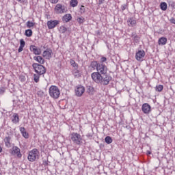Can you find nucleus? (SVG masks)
I'll use <instances>...</instances> for the list:
<instances>
[{
    "label": "nucleus",
    "mask_w": 175,
    "mask_h": 175,
    "mask_svg": "<svg viewBox=\"0 0 175 175\" xmlns=\"http://www.w3.org/2000/svg\"><path fill=\"white\" fill-rule=\"evenodd\" d=\"M146 52H144V51L139 50L135 54V59H137V61H142V59L144 58Z\"/></svg>",
    "instance_id": "nucleus-14"
},
{
    "label": "nucleus",
    "mask_w": 175,
    "mask_h": 175,
    "mask_svg": "<svg viewBox=\"0 0 175 175\" xmlns=\"http://www.w3.org/2000/svg\"><path fill=\"white\" fill-rule=\"evenodd\" d=\"M44 166H48L49 163L47 161H45V162H44Z\"/></svg>",
    "instance_id": "nucleus-42"
},
{
    "label": "nucleus",
    "mask_w": 175,
    "mask_h": 175,
    "mask_svg": "<svg viewBox=\"0 0 175 175\" xmlns=\"http://www.w3.org/2000/svg\"><path fill=\"white\" fill-rule=\"evenodd\" d=\"M75 77H80V75H75Z\"/></svg>",
    "instance_id": "nucleus-45"
},
{
    "label": "nucleus",
    "mask_w": 175,
    "mask_h": 175,
    "mask_svg": "<svg viewBox=\"0 0 175 175\" xmlns=\"http://www.w3.org/2000/svg\"><path fill=\"white\" fill-rule=\"evenodd\" d=\"M32 31L31 29H27L25 30V35L27 36V38H31L32 36Z\"/></svg>",
    "instance_id": "nucleus-29"
},
{
    "label": "nucleus",
    "mask_w": 175,
    "mask_h": 175,
    "mask_svg": "<svg viewBox=\"0 0 175 175\" xmlns=\"http://www.w3.org/2000/svg\"><path fill=\"white\" fill-rule=\"evenodd\" d=\"M32 67L34 69L36 73H38L39 75H44L46 73V68L42 64L38 63H33Z\"/></svg>",
    "instance_id": "nucleus-5"
},
{
    "label": "nucleus",
    "mask_w": 175,
    "mask_h": 175,
    "mask_svg": "<svg viewBox=\"0 0 175 175\" xmlns=\"http://www.w3.org/2000/svg\"><path fill=\"white\" fill-rule=\"evenodd\" d=\"M71 140L77 146H80L81 144V142L83 141V138L81 137V135L77 133H72L70 135Z\"/></svg>",
    "instance_id": "nucleus-6"
},
{
    "label": "nucleus",
    "mask_w": 175,
    "mask_h": 175,
    "mask_svg": "<svg viewBox=\"0 0 175 175\" xmlns=\"http://www.w3.org/2000/svg\"><path fill=\"white\" fill-rule=\"evenodd\" d=\"M19 121H20V118L18 117V114L14 113L12 119V122H13V124H17L19 122Z\"/></svg>",
    "instance_id": "nucleus-21"
},
{
    "label": "nucleus",
    "mask_w": 175,
    "mask_h": 175,
    "mask_svg": "<svg viewBox=\"0 0 175 175\" xmlns=\"http://www.w3.org/2000/svg\"><path fill=\"white\" fill-rule=\"evenodd\" d=\"M5 94V89L3 88H0V95Z\"/></svg>",
    "instance_id": "nucleus-37"
},
{
    "label": "nucleus",
    "mask_w": 175,
    "mask_h": 175,
    "mask_svg": "<svg viewBox=\"0 0 175 175\" xmlns=\"http://www.w3.org/2000/svg\"><path fill=\"white\" fill-rule=\"evenodd\" d=\"M147 154H148V155H151V152H150V150H148V151H147Z\"/></svg>",
    "instance_id": "nucleus-43"
},
{
    "label": "nucleus",
    "mask_w": 175,
    "mask_h": 175,
    "mask_svg": "<svg viewBox=\"0 0 175 175\" xmlns=\"http://www.w3.org/2000/svg\"><path fill=\"white\" fill-rule=\"evenodd\" d=\"M170 22L172 23V24H174L175 25V19L174 18H171L170 19Z\"/></svg>",
    "instance_id": "nucleus-39"
},
{
    "label": "nucleus",
    "mask_w": 175,
    "mask_h": 175,
    "mask_svg": "<svg viewBox=\"0 0 175 175\" xmlns=\"http://www.w3.org/2000/svg\"><path fill=\"white\" fill-rule=\"evenodd\" d=\"M90 66L94 70L96 69L103 76H107L109 68H107V66L105 64L99 63L98 61H93L90 63Z\"/></svg>",
    "instance_id": "nucleus-2"
},
{
    "label": "nucleus",
    "mask_w": 175,
    "mask_h": 175,
    "mask_svg": "<svg viewBox=\"0 0 175 175\" xmlns=\"http://www.w3.org/2000/svg\"><path fill=\"white\" fill-rule=\"evenodd\" d=\"M54 12L56 14H64V13H66L68 10H66V7L65 5H62L61 3H57L54 8Z\"/></svg>",
    "instance_id": "nucleus-7"
},
{
    "label": "nucleus",
    "mask_w": 175,
    "mask_h": 175,
    "mask_svg": "<svg viewBox=\"0 0 175 175\" xmlns=\"http://www.w3.org/2000/svg\"><path fill=\"white\" fill-rule=\"evenodd\" d=\"M29 49L35 55H40L42 54V50L35 45H31Z\"/></svg>",
    "instance_id": "nucleus-11"
},
{
    "label": "nucleus",
    "mask_w": 175,
    "mask_h": 175,
    "mask_svg": "<svg viewBox=\"0 0 175 175\" xmlns=\"http://www.w3.org/2000/svg\"><path fill=\"white\" fill-rule=\"evenodd\" d=\"M155 91L157 92H162L163 91V85H158L155 87Z\"/></svg>",
    "instance_id": "nucleus-26"
},
{
    "label": "nucleus",
    "mask_w": 175,
    "mask_h": 175,
    "mask_svg": "<svg viewBox=\"0 0 175 175\" xmlns=\"http://www.w3.org/2000/svg\"><path fill=\"white\" fill-rule=\"evenodd\" d=\"M85 92V88L81 85L76 86L75 88V95L77 96H83V94Z\"/></svg>",
    "instance_id": "nucleus-8"
},
{
    "label": "nucleus",
    "mask_w": 175,
    "mask_h": 175,
    "mask_svg": "<svg viewBox=\"0 0 175 175\" xmlns=\"http://www.w3.org/2000/svg\"><path fill=\"white\" fill-rule=\"evenodd\" d=\"M105 2V0H98V4L102 5Z\"/></svg>",
    "instance_id": "nucleus-40"
},
{
    "label": "nucleus",
    "mask_w": 175,
    "mask_h": 175,
    "mask_svg": "<svg viewBox=\"0 0 175 175\" xmlns=\"http://www.w3.org/2000/svg\"><path fill=\"white\" fill-rule=\"evenodd\" d=\"M106 61H107V58H106L105 57H102L100 58V64H103L104 62H106Z\"/></svg>",
    "instance_id": "nucleus-35"
},
{
    "label": "nucleus",
    "mask_w": 175,
    "mask_h": 175,
    "mask_svg": "<svg viewBox=\"0 0 175 175\" xmlns=\"http://www.w3.org/2000/svg\"><path fill=\"white\" fill-rule=\"evenodd\" d=\"M134 40H136L137 39H139V36L137 35L134 36L133 37Z\"/></svg>",
    "instance_id": "nucleus-41"
},
{
    "label": "nucleus",
    "mask_w": 175,
    "mask_h": 175,
    "mask_svg": "<svg viewBox=\"0 0 175 175\" xmlns=\"http://www.w3.org/2000/svg\"><path fill=\"white\" fill-rule=\"evenodd\" d=\"M132 38H133V34H132Z\"/></svg>",
    "instance_id": "nucleus-48"
},
{
    "label": "nucleus",
    "mask_w": 175,
    "mask_h": 175,
    "mask_svg": "<svg viewBox=\"0 0 175 175\" xmlns=\"http://www.w3.org/2000/svg\"><path fill=\"white\" fill-rule=\"evenodd\" d=\"M94 88L92 87H89V88L88 89V94H90V95H93L94 94Z\"/></svg>",
    "instance_id": "nucleus-33"
},
{
    "label": "nucleus",
    "mask_w": 175,
    "mask_h": 175,
    "mask_svg": "<svg viewBox=\"0 0 175 175\" xmlns=\"http://www.w3.org/2000/svg\"><path fill=\"white\" fill-rule=\"evenodd\" d=\"M105 142L107 144H111V143H113V139L110 136H107L105 138Z\"/></svg>",
    "instance_id": "nucleus-25"
},
{
    "label": "nucleus",
    "mask_w": 175,
    "mask_h": 175,
    "mask_svg": "<svg viewBox=\"0 0 175 175\" xmlns=\"http://www.w3.org/2000/svg\"><path fill=\"white\" fill-rule=\"evenodd\" d=\"M79 5V1L77 0H70V5L71 8H76Z\"/></svg>",
    "instance_id": "nucleus-23"
},
{
    "label": "nucleus",
    "mask_w": 175,
    "mask_h": 175,
    "mask_svg": "<svg viewBox=\"0 0 175 175\" xmlns=\"http://www.w3.org/2000/svg\"><path fill=\"white\" fill-rule=\"evenodd\" d=\"M25 47V41H24L23 39L20 40V46L18 49V53H21L23 50H24V48Z\"/></svg>",
    "instance_id": "nucleus-19"
},
{
    "label": "nucleus",
    "mask_w": 175,
    "mask_h": 175,
    "mask_svg": "<svg viewBox=\"0 0 175 175\" xmlns=\"http://www.w3.org/2000/svg\"><path fill=\"white\" fill-rule=\"evenodd\" d=\"M127 24L129 27H136L137 21L133 18H129Z\"/></svg>",
    "instance_id": "nucleus-16"
},
{
    "label": "nucleus",
    "mask_w": 175,
    "mask_h": 175,
    "mask_svg": "<svg viewBox=\"0 0 175 175\" xmlns=\"http://www.w3.org/2000/svg\"><path fill=\"white\" fill-rule=\"evenodd\" d=\"M103 75L98 72H94L92 73L91 77L94 83L98 84H103V85H107L110 81H111V77L109 75H105V77L102 76Z\"/></svg>",
    "instance_id": "nucleus-1"
},
{
    "label": "nucleus",
    "mask_w": 175,
    "mask_h": 175,
    "mask_svg": "<svg viewBox=\"0 0 175 175\" xmlns=\"http://www.w3.org/2000/svg\"><path fill=\"white\" fill-rule=\"evenodd\" d=\"M26 25L27 28H33V27H35V23L28 21L26 23Z\"/></svg>",
    "instance_id": "nucleus-27"
},
{
    "label": "nucleus",
    "mask_w": 175,
    "mask_h": 175,
    "mask_svg": "<svg viewBox=\"0 0 175 175\" xmlns=\"http://www.w3.org/2000/svg\"><path fill=\"white\" fill-rule=\"evenodd\" d=\"M126 8H128V5H126V4H124L121 6V9L122 11L125 10V9H126Z\"/></svg>",
    "instance_id": "nucleus-38"
},
{
    "label": "nucleus",
    "mask_w": 175,
    "mask_h": 175,
    "mask_svg": "<svg viewBox=\"0 0 175 175\" xmlns=\"http://www.w3.org/2000/svg\"><path fill=\"white\" fill-rule=\"evenodd\" d=\"M0 175H2V174L0 172Z\"/></svg>",
    "instance_id": "nucleus-49"
},
{
    "label": "nucleus",
    "mask_w": 175,
    "mask_h": 175,
    "mask_svg": "<svg viewBox=\"0 0 175 175\" xmlns=\"http://www.w3.org/2000/svg\"><path fill=\"white\" fill-rule=\"evenodd\" d=\"M59 31V32H61V33H65V32L68 31V29H66V27L62 25V26H60Z\"/></svg>",
    "instance_id": "nucleus-28"
},
{
    "label": "nucleus",
    "mask_w": 175,
    "mask_h": 175,
    "mask_svg": "<svg viewBox=\"0 0 175 175\" xmlns=\"http://www.w3.org/2000/svg\"><path fill=\"white\" fill-rule=\"evenodd\" d=\"M58 24H59V21L58 20H51L46 23L49 29H54V28H55Z\"/></svg>",
    "instance_id": "nucleus-9"
},
{
    "label": "nucleus",
    "mask_w": 175,
    "mask_h": 175,
    "mask_svg": "<svg viewBox=\"0 0 175 175\" xmlns=\"http://www.w3.org/2000/svg\"><path fill=\"white\" fill-rule=\"evenodd\" d=\"M18 2H25V0H16Z\"/></svg>",
    "instance_id": "nucleus-44"
},
{
    "label": "nucleus",
    "mask_w": 175,
    "mask_h": 175,
    "mask_svg": "<svg viewBox=\"0 0 175 175\" xmlns=\"http://www.w3.org/2000/svg\"><path fill=\"white\" fill-rule=\"evenodd\" d=\"M42 57L45 58V59H50L53 57V50H51V49H46L42 53Z\"/></svg>",
    "instance_id": "nucleus-10"
},
{
    "label": "nucleus",
    "mask_w": 175,
    "mask_h": 175,
    "mask_svg": "<svg viewBox=\"0 0 175 175\" xmlns=\"http://www.w3.org/2000/svg\"><path fill=\"white\" fill-rule=\"evenodd\" d=\"M142 110L144 114H150L151 112V106L148 103H144Z\"/></svg>",
    "instance_id": "nucleus-13"
},
{
    "label": "nucleus",
    "mask_w": 175,
    "mask_h": 175,
    "mask_svg": "<svg viewBox=\"0 0 175 175\" xmlns=\"http://www.w3.org/2000/svg\"><path fill=\"white\" fill-rule=\"evenodd\" d=\"M75 73H79V70H77V72Z\"/></svg>",
    "instance_id": "nucleus-47"
},
{
    "label": "nucleus",
    "mask_w": 175,
    "mask_h": 175,
    "mask_svg": "<svg viewBox=\"0 0 175 175\" xmlns=\"http://www.w3.org/2000/svg\"><path fill=\"white\" fill-rule=\"evenodd\" d=\"M70 20H72V14H66L62 18V21H64V23H69Z\"/></svg>",
    "instance_id": "nucleus-20"
},
{
    "label": "nucleus",
    "mask_w": 175,
    "mask_h": 175,
    "mask_svg": "<svg viewBox=\"0 0 175 175\" xmlns=\"http://www.w3.org/2000/svg\"><path fill=\"white\" fill-rule=\"evenodd\" d=\"M49 92L51 98H53V99H58L61 95L59 88L55 85H51L49 88Z\"/></svg>",
    "instance_id": "nucleus-4"
},
{
    "label": "nucleus",
    "mask_w": 175,
    "mask_h": 175,
    "mask_svg": "<svg viewBox=\"0 0 175 175\" xmlns=\"http://www.w3.org/2000/svg\"><path fill=\"white\" fill-rule=\"evenodd\" d=\"M160 8L161 9V10H167V3H166V2H162L160 4Z\"/></svg>",
    "instance_id": "nucleus-24"
},
{
    "label": "nucleus",
    "mask_w": 175,
    "mask_h": 175,
    "mask_svg": "<svg viewBox=\"0 0 175 175\" xmlns=\"http://www.w3.org/2000/svg\"><path fill=\"white\" fill-rule=\"evenodd\" d=\"M33 59L34 61H36L37 62H38L40 65H43L44 62H46L44 59L40 55L33 57Z\"/></svg>",
    "instance_id": "nucleus-15"
},
{
    "label": "nucleus",
    "mask_w": 175,
    "mask_h": 175,
    "mask_svg": "<svg viewBox=\"0 0 175 175\" xmlns=\"http://www.w3.org/2000/svg\"><path fill=\"white\" fill-rule=\"evenodd\" d=\"M80 12L81 13V14H83V13H85V7L84 5H81Z\"/></svg>",
    "instance_id": "nucleus-34"
},
{
    "label": "nucleus",
    "mask_w": 175,
    "mask_h": 175,
    "mask_svg": "<svg viewBox=\"0 0 175 175\" xmlns=\"http://www.w3.org/2000/svg\"><path fill=\"white\" fill-rule=\"evenodd\" d=\"M40 79V75H39V74H38V75L34 74L33 75V80H34L35 83H39Z\"/></svg>",
    "instance_id": "nucleus-30"
},
{
    "label": "nucleus",
    "mask_w": 175,
    "mask_h": 175,
    "mask_svg": "<svg viewBox=\"0 0 175 175\" xmlns=\"http://www.w3.org/2000/svg\"><path fill=\"white\" fill-rule=\"evenodd\" d=\"M77 21L79 23V24H83V23H84V21H85V18H84V17H83V16L78 17L77 18Z\"/></svg>",
    "instance_id": "nucleus-32"
},
{
    "label": "nucleus",
    "mask_w": 175,
    "mask_h": 175,
    "mask_svg": "<svg viewBox=\"0 0 175 175\" xmlns=\"http://www.w3.org/2000/svg\"><path fill=\"white\" fill-rule=\"evenodd\" d=\"M167 43V38L165 37H161L158 40L159 46H165Z\"/></svg>",
    "instance_id": "nucleus-18"
},
{
    "label": "nucleus",
    "mask_w": 175,
    "mask_h": 175,
    "mask_svg": "<svg viewBox=\"0 0 175 175\" xmlns=\"http://www.w3.org/2000/svg\"><path fill=\"white\" fill-rule=\"evenodd\" d=\"M40 157V152L37 148H33V150L29 151V154L27 157L28 161L29 162H35Z\"/></svg>",
    "instance_id": "nucleus-3"
},
{
    "label": "nucleus",
    "mask_w": 175,
    "mask_h": 175,
    "mask_svg": "<svg viewBox=\"0 0 175 175\" xmlns=\"http://www.w3.org/2000/svg\"><path fill=\"white\" fill-rule=\"evenodd\" d=\"M11 139L12 138L10 137H5L4 139L5 146H7L8 148H9V147H10V146H12V144L10 143Z\"/></svg>",
    "instance_id": "nucleus-22"
},
{
    "label": "nucleus",
    "mask_w": 175,
    "mask_h": 175,
    "mask_svg": "<svg viewBox=\"0 0 175 175\" xmlns=\"http://www.w3.org/2000/svg\"><path fill=\"white\" fill-rule=\"evenodd\" d=\"M11 154L12 155H16L18 158H21V157H23V154H21L20 148L17 146H14L12 148Z\"/></svg>",
    "instance_id": "nucleus-12"
},
{
    "label": "nucleus",
    "mask_w": 175,
    "mask_h": 175,
    "mask_svg": "<svg viewBox=\"0 0 175 175\" xmlns=\"http://www.w3.org/2000/svg\"><path fill=\"white\" fill-rule=\"evenodd\" d=\"M59 1V0H49L51 3H53V4L58 3Z\"/></svg>",
    "instance_id": "nucleus-36"
},
{
    "label": "nucleus",
    "mask_w": 175,
    "mask_h": 175,
    "mask_svg": "<svg viewBox=\"0 0 175 175\" xmlns=\"http://www.w3.org/2000/svg\"><path fill=\"white\" fill-rule=\"evenodd\" d=\"M70 64L72 66H73V68H78L79 66V64H77V63H76V62L73 59L70 60Z\"/></svg>",
    "instance_id": "nucleus-31"
},
{
    "label": "nucleus",
    "mask_w": 175,
    "mask_h": 175,
    "mask_svg": "<svg viewBox=\"0 0 175 175\" xmlns=\"http://www.w3.org/2000/svg\"><path fill=\"white\" fill-rule=\"evenodd\" d=\"M0 152H2V148L0 147Z\"/></svg>",
    "instance_id": "nucleus-46"
},
{
    "label": "nucleus",
    "mask_w": 175,
    "mask_h": 175,
    "mask_svg": "<svg viewBox=\"0 0 175 175\" xmlns=\"http://www.w3.org/2000/svg\"><path fill=\"white\" fill-rule=\"evenodd\" d=\"M20 132L25 139H28L29 137V134L27 132L24 127H20Z\"/></svg>",
    "instance_id": "nucleus-17"
}]
</instances>
